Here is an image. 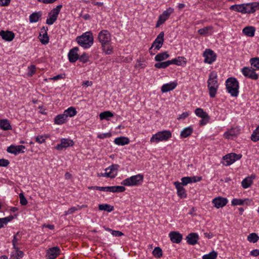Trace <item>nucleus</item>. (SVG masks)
Instances as JSON below:
<instances>
[{"label":"nucleus","instance_id":"obj_1","mask_svg":"<svg viewBox=\"0 0 259 259\" xmlns=\"http://www.w3.org/2000/svg\"><path fill=\"white\" fill-rule=\"evenodd\" d=\"M97 40L101 45L102 51L106 55H111L113 52L112 45V35L107 29L101 30L98 34Z\"/></svg>","mask_w":259,"mask_h":259},{"label":"nucleus","instance_id":"obj_2","mask_svg":"<svg viewBox=\"0 0 259 259\" xmlns=\"http://www.w3.org/2000/svg\"><path fill=\"white\" fill-rule=\"evenodd\" d=\"M219 84L218 81V74L215 71H212L209 74L207 80V88L209 96L213 98L215 97Z\"/></svg>","mask_w":259,"mask_h":259},{"label":"nucleus","instance_id":"obj_3","mask_svg":"<svg viewBox=\"0 0 259 259\" xmlns=\"http://www.w3.org/2000/svg\"><path fill=\"white\" fill-rule=\"evenodd\" d=\"M75 40L79 46L87 49L93 46L94 36L91 31H87L82 35L77 36Z\"/></svg>","mask_w":259,"mask_h":259},{"label":"nucleus","instance_id":"obj_4","mask_svg":"<svg viewBox=\"0 0 259 259\" xmlns=\"http://www.w3.org/2000/svg\"><path fill=\"white\" fill-rule=\"evenodd\" d=\"M227 92L233 97H237L239 93V82L235 77H229L226 81Z\"/></svg>","mask_w":259,"mask_h":259},{"label":"nucleus","instance_id":"obj_5","mask_svg":"<svg viewBox=\"0 0 259 259\" xmlns=\"http://www.w3.org/2000/svg\"><path fill=\"white\" fill-rule=\"evenodd\" d=\"M172 137L171 133L168 130L160 131L154 134L150 138L151 143H158L160 142L167 141Z\"/></svg>","mask_w":259,"mask_h":259},{"label":"nucleus","instance_id":"obj_6","mask_svg":"<svg viewBox=\"0 0 259 259\" xmlns=\"http://www.w3.org/2000/svg\"><path fill=\"white\" fill-rule=\"evenodd\" d=\"M144 180L143 175L138 174L123 180L121 184L125 186H138L141 185Z\"/></svg>","mask_w":259,"mask_h":259},{"label":"nucleus","instance_id":"obj_7","mask_svg":"<svg viewBox=\"0 0 259 259\" xmlns=\"http://www.w3.org/2000/svg\"><path fill=\"white\" fill-rule=\"evenodd\" d=\"M164 33L163 31L160 32L157 35L149 49V51L151 55H154L155 54V53H153V51L157 52L162 47L164 42Z\"/></svg>","mask_w":259,"mask_h":259},{"label":"nucleus","instance_id":"obj_8","mask_svg":"<svg viewBox=\"0 0 259 259\" xmlns=\"http://www.w3.org/2000/svg\"><path fill=\"white\" fill-rule=\"evenodd\" d=\"M195 114L197 117L201 118L199 122L200 126L205 125L209 122L210 119L209 115L202 108H197L195 110Z\"/></svg>","mask_w":259,"mask_h":259},{"label":"nucleus","instance_id":"obj_9","mask_svg":"<svg viewBox=\"0 0 259 259\" xmlns=\"http://www.w3.org/2000/svg\"><path fill=\"white\" fill-rule=\"evenodd\" d=\"M174 12V9L171 7H169L158 17V20L156 24V27L158 28L163 24L168 19L171 14Z\"/></svg>","mask_w":259,"mask_h":259},{"label":"nucleus","instance_id":"obj_10","mask_svg":"<svg viewBox=\"0 0 259 259\" xmlns=\"http://www.w3.org/2000/svg\"><path fill=\"white\" fill-rule=\"evenodd\" d=\"M62 5H58L56 8L53 9L48 14V17L46 20V23L48 25H51L57 19L58 15L62 8Z\"/></svg>","mask_w":259,"mask_h":259},{"label":"nucleus","instance_id":"obj_11","mask_svg":"<svg viewBox=\"0 0 259 259\" xmlns=\"http://www.w3.org/2000/svg\"><path fill=\"white\" fill-rule=\"evenodd\" d=\"M242 157L241 154H237L234 153L228 154L223 157L222 163L225 166H229Z\"/></svg>","mask_w":259,"mask_h":259},{"label":"nucleus","instance_id":"obj_12","mask_svg":"<svg viewBox=\"0 0 259 259\" xmlns=\"http://www.w3.org/2000/svg\"><path fill=\"white\" fill-rule=\"evenodd\" d=\"M204 58V62L209 64H212L216 60V54L211 50L206 49L203 53Z\"/></svg>","mask_w":259,"mask_h":259},{"label":"nucleus","instance_id":"obj_13","mask_svg":"<svg viewBox=\"0 0 259 259\" xmlns=\"http://www.w3.org/2000/svg\"><path fill=\"white\" fill-rule=\"evenodd\" d=\"M60 253L61 250L59 247H53L47 250L46 257L47 259H55Z\"/></svg>","mask_w":259,"mask_h":259},{"label":"nucleus","instance_id":"obj_14","mask_svg":"<svg viewBox=\"0 0 259 259\" xmlns=\"http://www.w3.org/2000/svg\"><path fill=\"white\" fill-rule=\"evenodd\" d=\"M240 133V128L238 126L231 127L224 133L223 136L226 139H233Z\"/></svg>","mask_w":259,"mask_h":259},{"label":"nucleus","instance_id":"obj_15","mask_svg":"<svg viewBox=\"0 0 259 259\" xmlns=\"http://www.w3.org/2000/svg\"><path fill=\"white\" fill-rule=\"evenodd\" d=\"M241 72L244 76L252 79L256 80L258 78V75L256 73L254 68L244 67L242 69Z\"/></svg>","mask_w":259,"mask_h":259},{"label":"nucleus","instance_id":"obj_16","mask_svg":"<svg viewBox=\"0 0 259 259\" xmlns=\"http://www.w3.org/2000/svg\"><path fill=\"white\" fill-rule=\"evenodd\" d=\"M119 165L118 164H112L111 166L105 169L106 178H114L118 172V169Z\"/></svg>","mask_w":259,"mask_h":259},{"label":"nucleus","instance_id":"obj_17","mask_svg":"<svg viewBox=\"0 0 259 259\" xmlns=\"http://www.w3.org/2000/svg\"><path fill=\"white\" fill-rule=\"evenodd\" d=\"M25 149V147L22 145L17 146L11 145L7 148V151L8 153L16 155L20 153H24Z\"/></svg>","mask_w":259,"mask_h":259},{"label":"nucleus","instance_id":"obj_18","mask_svg":"<svg viewBox=\"0 0 259 259\" xmlns=\"http://www.w3.org/2000/svg\"><path fill=\"white\" fill-rule=\"evenodd\" d=\"M60 142V144H58L55 147L58 150L61 151L64 148L72 147L74 145V142L70 139L63 138L61 140Z\"/></svg>","mask_w":259,"mask_h":259},{"label":"nucleus","instance_id":"obj_19","mask_svg":"<svg viewBox=\"0 0 259 259\" xmlns=\"http://www.w3.org/2000/svg\"><path fill=\"white\" fill-rule=\"evenodd\" d=\"M228 202V200L226 198L219 196L214 198L212 200V203L215 207L219 208L225 206L227 204Z\"/></svg>","mask_w":259,"mask_h":259},{"label":"nucleus","instance_id":"obj_20","mask_svg":"<svg viewBox=\"0 0 259 259\" xmlns=\"http://www.w3.org/2000/svg\"><path fill=\"white\" fill-rule=\"evenodd\" d=\"M174 185L177 189L178 196L181 198H186L187 196V192L183 187V184H181L179 181H176L174 183Z\"/></svg>","mask_w":259,"mask_h":259},{"label":"nucleus","instance_id":"obj_21","mask_svg":"<svg viewBox=\"0 0 259 259\" xmlns=\"http://www.w3.org/2000/svg\"><path fill=\"white\" fill-rule=\"evenodd\" d=\"M47 31L48 27L44 26L41 28L39 32L38 38L40 41L44 45L48 44L49 41V37Z\"/></svg>","mask_w":259,"mask_h":259},{"label":"nucleus","instance_id":"obj_22","mask_svg":"<svg viewBox=\"0 0 259 259\" xmlns=\"http://www.w3.org/2000/svg\"><path fill=\"white\" fill-rule=\"evenodd\" d=\"M79 51V48L77 47L73 48L71 49L68 54V57L70 62L74 63L76 62L79 58V55L78 52Z\"/></svg>","mask_w":259,"mask_h":259},{"label":"nucleus","instance_id":"obj_23","mask_svg":"<svg viewBox=\"0 0 259 259\" xmlns=\"http://www.w3.org/2000/svg\"><path fill=\"white\" fill-rule=\"evenodd\" d=\"M199 239V235L196 233H191L186 237L187 243L191 245H195L197 244Z\"/></svg>","mask_w":259,"mask_h":259},{"label":"nucleus","instance_id":"obj_24","mask_svg":"<svg viewBox=\"0 0 259 259\" xmlns=\"http://www.w3.org/2000/svg\"><path fill=\"white\" fill-rule=\"evenodd\" d=\"M171 241L175 243H180L183 239L182 235L178 232L172 231L169 233Z\"/></svg>","mask_w":259,"mask_h":259},{"label":"nucleus","instance_id":"obj_25","mask_svg":"<svg viewBox=\"0 0 259 259\" xmlns=\"http://www.w3.org/2000/svg\"><path fill=\"white\" fill-rule=\"evenodd\" d=\"M214 32L213 27L211 25L204 27L198 30L199 34L202 36L211 35Z\"/></svg>","mask_w":259,"mask_h":259},{"label":"nucleus","instance_id":"obj_26","mask_svg":"<svg viewBox=\"0 0 259 259\" xmlns=\"http://www.w3.org/2000/svg\"><path fill=\"white\" fill-rule=\"evenodd\" d=\"M0 36L4 40L7 41H11L14 38L15 34L11 31L2 30L0 31Z\"/></svg>","mask_w":259,"mask_h":259},{"label":"nucleus","instance_id":"obj_27","mask_svg":"<svg viewBox=\"0 0 259 259\" xmlns=\"http://www.w3.org/2000/svg\"><path fill=\"white\" fill-rule=\"evenodd\" d=\"M251 202V200L248 198L244 199L234 198L231 201V205L233 206L243 205L244 204L249 205L250 204Z\"/></svg>","mask_w":259,"mask_h":259},{"label":"nucleus","instance_id":"obj_28","mask_svg":"<svg viewBox=\"0 0 259 259\" xmlns=\"http://www.w3.org/2000/svg\"><path fill=\"white\" fill-rule=\"evenodd\" d=\"M255 176L254 175H251L245 179H244L241 182V186L244 189H247L250 187L253 183V180L255 179Z\"/></svg>","mask_w":259,"mask_h":259},{"label":"nucleus","instance_id":"obj_29","mask_svg":"<svg viewBox=\"0 0 259 259\" xmlns=\"http://www.w3.org/2000/svg\"><path fill=\"white\" fill-rule=\"evenodd\" d=\"M68 120L67 116L63 114L57 115L54 119V122L55 124L61 125L66 123Z\"/></svg>","mask_w":259,"mask_h":259},{"label":"nucleus","instance_id":"obj_30","mask_svg":"<svg viewBox=\"0 0 259 259\" xmlns=\"http://www.w3.org/2000/svg\"><path fill=\"white\" fill-rule=\"evenodd\" d=\"M177 85V83L171 82L168 83L164 84L161 88V91L162 93H166L173 90Z\"/></svg>","mask_w":259,"mask_h":259},{"label":"nucleus","instance_id":"obj_31","mask_svg":"<svg viewBox=\"0 0 259 259\" xmlns=\"http://www.w3.org/2000/svg\"><path fill=\"white\" fill-rule=\"evenodd\" d=\"M182 62H183L185 64H186L187 63L186 58L182 56H179L177 58L173 59L171 60H168L169 65L171 64H175L178 66H181L182 64Z\"/></svg>","mask_w":259,"mask_h":259},{"label":"nucleus","instance_id":"obj_32","mask_svg":"<svg viewBox=\"0 0 259 259\" xmlns=\"http://www.w3.org/2000/svg\"><path fill=\"white\" fill-rule=\"evenodd\" d=\"M114 142L117 145L123 146L127 145L130 143V140L128 138L125 137H120L114 139Z\"/></svg>","mask_w":259,"mask_h":259},{"label":"nucleus","instance_id":"obj_33","mask_svg":"<svg viewBox=\"0 0 259 259\" xmlns=\"http://www.w3.org/2000/svg\"><path fill=\"white\" fill-rule=\"evenodd\" d=\"M193 132V128L191 126H188L181 131L180 137L182 138H186L191 136Z\"/></svg>","mask_w":259,"mask_h":259},{"label":"nucleus","instance_id":"obj_34","mask_svg":"<svg viewBox=\"0 0 259 259\" xmlns=\"http://www.w3.org/2000/svg\"><path fill=\"white\" fill-rule=\"evenodd\" d=\"M15 251L11 252V258L12 259H20L22 258L24 255L23 251L20 250L19 247L17 249H14Z\"/></svg>","mask_w":259,"mask_h":259},{"label":"nucleus","instance_id":"obj_35","mask_svg":"<svg viewBox=\"0 0 259 259\" xmlns=\"http://www.w3.org/2000/svg\"><path fill=\"white\" fill-rule=\"evenodd\" d=\"M255 28L253 26H247L242 30V32L245 35L249 37H253L255 33Z\"/></svg>","mask_w":259,"mask_h":259},{"label":"nucleus","instance_id":"obj_36","mask_svg":"<svg viewBox=\"0 0 259 259\" xmlns=\"http://www.w3.org/2000/svg\"><path fill=\"white\" fill-rule=\"evenodd\" d=\"M169 57V55L167 52L160 53L156 55L155 57V60L157 62H161L166 60Z\"/></svg>","mask_w":259,"mask_h":259},{"label":"nucleus","instance_id":"obj_37","mask_svg":"<svg viewBox=\"0 0 259 259\" xmlns=\"http://www.w3.org/2000/svg\"><path fill=\"white\" fill-rule=\"evenodd\" d=\"M0 127L4 130L7 131L12 129V126L9 121L7 119H2L0 120Z\"/></svg>","mask_w":259,"mask_h":259},{"label":"nucleus","instance_id":"obj_38","mask_svg":"<svg viewBox=\"0 0 259 259\" xmlns=\"http://www.w3.org/2000/svg\"><path fill=\"white\" fill-rule=\"evenodd\" d=\"M125 191V188L121 186H109L108 192L113 193L123 192Z\"/></svg>","mask_w":259,"mask_h":259},{"label":"nucleus","instance_id":"obj_39","mask_svg":"<svg viewBox=\"0 0 259 259\" xmlns=\"http://www.w3.org/2000/svg\"><path fill=\"white\" fill-rule=\"evenodd\" d=\"M41 16V13L40 12H34L30 15L29 21L31 23H35L39 20Z\"/></svg>","mask_w":259,"mask_h":259},{"label":"nucleus","instance_id":"obj_40","mask_svg":"<svg viewBox=\"0 0 259 259\" xmlns=\"http://www.w3.org/2000/svg\"><path fill=\"white\" fill-rule=\"evenodd\" d=\"M64 114L68 117H73L77 114V111L75 108L73 107H70L67 109L65 110L64 112Z\"/></svg>","mask_w":259,"mask_h":259},{"label":"nucleus","instance_id":"obj_41","mask_svg":"<svg viewBox=\"0 0 259 259\" xmlns=\"http://www.w3.org/2000/svg\"><path fill=\"white\" fill-rule=\"evenodd\" d=\"M253 3H246L245 6V14H251L255 12V6Z\"/></svg>","mask_w":259,"mask_h":259},{"label":"nucleus","instance_id":"obj_42","mask_svg":"<svg viewBox=\"0 0 259 259\" xmlns=\"http://www.w3.org/2000/svg\"><path fill=\"white\" fill-rule=\"evenodd\" d=\"M113 116V114L109 111L101 112L99 115V117L101 120L106 119L107 120H109V118L112 117Z\"/></svg>","mask_w":259,"mask_h":259},{"label":"nucleus","instance_id":"obj_43","mask_svg":"<svg viewBox=\"0 0 259 259\" xmlns=\"http://www.w3.org/2000/svg\"><path fill=\"white\" fill-rule=\"evenodd\" d=\"M100 210H104L107 212H111L114 209V207L108 204H102L99 205Z\"/></svg>","mask_w":259,"mask_h":259},{"label":"nucleus","instance_id":"obj_44","mask_svg":"<svg viewBox=\"0 0 259 259\" xmlns=\"http://www.w3.org/2000/svg\"><path fill=\"white\" fill-rule=\"evenodd\" d=\"M250 139L254 142L259 141V125L253 131Z\"/></svg>","mask_w":259,"mask_h":259},{"label":"nucleus","instance_id":"obj_45","mask_svg":"<svg viewBox=\"0 0 259 259\" xmlns=\"http://www.w3.org/2000/svg\"><path fill=\"white\" fill-rule=\"evenodd\" d=\"M251 65L255 70H259V58H252L250 59Z\"/></svg>","mask_w":259,"mask_h":259},{"label":"nucleus","instance_id":"obj_46","mask_svg":"<svg viewBox=\"0 0 259 259\" xmlns=\"http://www.w3.org/2000/svg\"><path fill=\"white\" fill-rule=\"evenodd\" d=\"M85 206H86L85 205H83L81 206L77 205V206L72 207L69 208L67 211H66L65 212V214L68 215V214H72L74 212H75L76 211H77L79 209H81L82 208L85 207Z\"/></svg>","mask_w":259,"mask_h":259},{"label":"nucleus","instance_id":"obj_47","mask_svg":"<svg viewBox=\"0 0 259 259\" xmlns=\"http://www.w3.org/2000/svg\"><path fill=\"white\" fill-rule=\"evenodd\" d=\"M19 232H17L16 234H15L13 236V239L12 241L13 248L14 249H17L18 247V242L20 240L21 237L19 236Z\"/></svg>","mask_w":259,"mask_h":259},{"label":"nucleus","instance_id":"obj_48","mask_svg":"<svg viewBox=\"0 0 259 259\" xmlns=\"http://www.w3.org/2000/svg\"><path fill=\"white\" fill-rule=\"evenodd\" d=\"M169 66L168 60L165 62H159L154 65V67L158 69H165Z\"/></svg>","mask_w":259,"mask_h":259},{"label":"nucleus","instance_id":"obj_49","mask_svg":"<svg viewBox=\"0 0 259 259\" xmlns=\"http://www.w3.org/2000/svg\"><path fill=\"white\" fill-rule=\"evenodd\" d=\"M259 239V237L255 233H252L247 236V240L250 242L255 243Z\"/></svg>","mask_w":259,"mask_h":259},{"label":"nucleus","instance_id":"obj_50","mask_svg":"<svg viewBox=\"0 0 259 259\" xmlns=\"http://www.w3.org/2000/svg\"><path fill=\"white\" fill-rule=\"evenodd\" d=\"M13 217L12 216H9L8 217H6L4 218L0 219V228H2L4 227L5 225H6L9 222H10L12 220Z\"/></svg>","mask_w":259,"mask_h":259},{"label":"nucleus","instance_id":"obj_51","mask_svg":"<svg viewBox=\"0 0 259 259\" xmlns=\"http://www.w3.org/2000/svg\"><path fill=\"white\" fill-rule=\"evenodd\" d=\"M218 256L216 251L213 250L208 254H205L202 256V259H215Z\"/></svg>","mask_w":259,"mask_h":259},{"label":"nucleus","instance_id":"obj_52","mask_svg":"<svg viewBox=\"0 0 259 259\" xmlns=\"http://www.w3.org/2000/svg\"><path fill=\"white\" fill-rule=\"evenodd\" d=\"M152 254L155 257L160 258L162 256V249L159 247H156L154 249Z\"/></svg>","mask_w":259,"mask_h":259},{"label":"nucleus","instance_id":"obj_53","mask_svg":"<svg viewBox=\"0 0 259 259\" xmlns=\"http://www.w3.org/2000/svg\"><path fill=\"white\" fill-rule=\"evenodd\" d=\"M27 69V75L29 77H32L36 72V67L34 65L29 66Z\"/></svg>","mask_w":259,"mask_h":259},{"label":"nucleus","instance_id":"obj_54","mask_svg":"<svg viewBox=\"0 0 259 259\" xmlns=\"http://www.w3.org/2000/svg\"><path fill=\"white\" fill-rule=\"evenodd\" d=\"M78 60L83 63H85L89 61V56L87 53H83L80 56H79Z\"/></svg>","mask_w":259,"mask_h":259},{"label":"nucleus","instance_id":"obj_55","mask_svg":"<svg viewBox=\"0 0 259 259\" xmlns=\"http://www.w3.org/2000/svg\"><path fill=\"white\" fill-rule=\"evenodd\" d=\"M48 138L46 135H39L35 138V141L39 144H42L46 142V139Z\"/></svg>","mask_w":259,"mask_h":259},{"label":"nucleus","instance_id":"obj_56","mask_svg":"<svg viewBox=\"0 0 259 259\" xmlns=\"http://www.w3.org/2000/svg\"><path fill=\"white\" fill-rule=\"evenodd\" d=\"M146 65L144 61L138 60L135 67L140 69L146 67Z\"/></svg>","mask_w":259,"mask_h":259},{"label":"nucleus","instance_id":"obj_57","mask_svg":"<svg viewBox=\"0 0 259 259\" xmlns=\"http://www.w3.org/2000/svg\"><path fill=\"white\" fill-rule=\"evenodd\" d=\"M19 198H20V203L22 205H25L27 204V200L24 197L23 193H20L19 194Z\"/></svg>","mask_w":259,"mask_h":259},{"label":"nucleus","instance_id":"obj_58","mask_svg":"<svg viewBox=\"0 0 259 259\" xmlns=\"http://www.w3.org/2000/svg\"><path fill=\"white\" fill-rule=\"evenodd\" d=\"M181 181L182 183H181V184H183V186H186L188 184L191 183L190 177H183L181 179Z\"/></svg>","mask_w":259,"mask_h":259},{"label":"nucleus","instance_id":"obj_59","mask_svg":"<svg viewBox=\"0 0 259 259\" xmlns=\"http://www.w3.org/2000/svg\"><path fill=\"white\" fill-rule=\"evenodd\" d=\"M110 137H111V134L110 132L107 133L100 134L97 136V138L101 139L110 138Z\"/></svg>","mask_w":259,"mask_h":259},{"label":"nucleus","instance_id":"obj_60","mask_svg":"<svg viewBox=\"0 0 259 259\" xmlns=\"http://www.w3.org/2000/svg\"><path fill=\"white\" fill-rule=\"evenodd\" d=\"M190 114L188 112H183L182 114L179 115L178 117V120H184L189 116Z\"/></svg>","mask_w":259,"mask_h":259},{"label":"nucleus","instance_id":"obj_61","mask_svg":"<svg viewBox=\"0 0 259 259\" xmlns=\"http://www.w3.org/2000/svg\"><path fill=\"white\" fill-rule=\"evenodd\" d=\"M10 164L8 160L5 159H0V166L6 167Z\"/></svg>","mask_w":259,"mask_h":259},{"label":"nucleus","instance_id":"obj_62","mask_svg":"<svg viewBox=\"0 0 259 259\" xmlns=\"http://www.w3.org/2000/svg\"><path fill=\"white\" fill-rule=\"evenodd\" d=\"M240 5H234L231 6L230 7V9L231 10H233V11H235L236 12H239V13H240Z\"/></svg>","mask_w":259,"mask_h":259},{"label":"nucleus","instance_id":"obj_63","mask_svg":"<svg viewBox=\"0 0 259 259\" xmlns=\"http://www.w3.org/2000/svg\"><path fill=\"white\" fill-rule=\"evenodd\" d=\"M112 235L114 236L120 237L124 235V234L121 231L113 230L112 231Z\"/></svg>","mask_w":259,"mask_h":259},{"label":"nucleus","instance_id":"obj_64","mask_svg":"<svg viewBox=\"0 0 259 259\" xmlns=\"http://www.w3.org/2000/svg\"><path fill=\"white\" fill-rule=\"evenodd\" d=\"M250 254L251 256H255V257L259 256V249H253V250H251L250 252Z\"/></svg>","mask_w":259,"mask_h":259}]
</instances>
